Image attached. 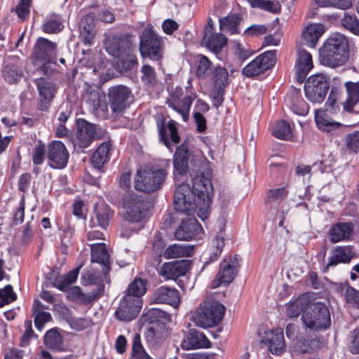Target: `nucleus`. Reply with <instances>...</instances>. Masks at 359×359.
Listing matches in <instances>:
<instances>
[{
  "label": "nucleus",
  "instance_id": "31",
  "mask_svg": "<svg viewBox=\"0 0 359 359\" xmlns=\"http://www.w3.org/2000/svg\"><path fill=\"white\" fill-rule=\"evenodd\" d=\"M353 257L351 249L348 246H337L333 250L332 255L328 259L323 271H327L330 267L336 266L340 263H348Z\"/></svg>",
  "mask_w": 359,
  "mask_h": 359
},
{
  "label": "nucleus",
  "instance_id": "61",
  "mask_svg": "<svg viewBox=\"0 0 359 359\" xmlns=\"http://www.w3.org/2000/svg\"><path fill=\"white\" fill-rule=\"evenodd\" d=\"M344 297L347 303L359 309V290L348 286L344 292Z\"/></svg>",
  "mask_w": 359,
  "mask_h": 359
},
{
  "label": "nucleus",
  "instance_id": "45",
  "mask_svg": "<svg viewBox=\"0 0 359 359\" xmlns=\"http://www.w3.org/2000/svg\"><path fill=\"white\" fill-rule=\"evenodd\" d=\"M288 191L286 187H280L268 190L265 202L269 207L276 206L282 202L287 196Z\"/></svg>",
  "mask_w": 359,
  "mask_h": 359
},
{
  "label": "nucleus",
  "instance_id": "51",
  "mask_svg": "<svg viewBox=\"0 0 359 359\" xmlns=\"http://www.w3.org/2000/svg\"><path fill=\"white\" fill-rule=\"evenodd\" d=\"M273 135L278 139L288 140L292 137V132L287 122L280 121L276 123Z\"/></svg>",
  "mask_w": 359,
  "mask_h": 359
},
{
  "label": "nucleus",
  "instance_id": "43",
  "mask_svg": "<svg viewBox=\"0 0 359 359\" xmlns=\"http://www.w3.org/2000/svg\"><path fill=\"white\" fill-rule=\"evenodd\" d=\"M64 27L62 17L53 13L46 17V20L42 25V30L47 34H55L60 32Z\"/></svg>",
  "mask_w": 359,
  "mask_h": 359
},
{
  "label": "nucleus",
  "instance_id": "40",
  "mask_svg": "<svg viewBox=\"0 0 359 359\" xmlns=\"http://www.w3.org/2000/svg\"><path fill=\"white\" fill-rule=\"evenodd\" d=\"M193 252L194 248L191 245L175 243L165 248L163 256L166 259L189 257L192 255Z\"/></svg>",
  "mask_w": 359,
  "mask_h": 359
},
{
  "label": "nucleus",
  "instance_id": "53",
  "mask_svg": "<svg viewBox=\"0 0 359 359\" xmlns=\"http://www.w3.org/2000/svg\"><path fill=\"white\" fill-rule=\"evenodd\" d=\"M320 7H334L346 10L351 7L353 0H315Z\"/></svg>",
  "mask_w": 359,
  "mask_h": 359
},
{
  "label": "nucleus",
  "instance_id": "57",
  "mask_svg": "<svg viewBox=\"0 0 359 359\" xmlns=\"http://www.w3.org/2000/svg\"><path fill=\"white\" fill-rule=\"evenodd\" d=\"M142 81L150 86H154L156 82V75L154 68L149 65H144L141 69Z\"/></svg>",
  "mask_w": 359,
  "mask_h": 359
},
{
  "label": "nucleus",
  "instance_id": "12",
  "mask_svg": "<svg viewBox=\"0 0 359 359\" xmlns=\"http://www.w3.org/2000/svg\"><path fill=\"white\" fill-rule=\"evenodd\" d=\"M276 50H269L259 55L242 70L248 77H253L272 68L276 62Z\"/></svg>",
  "mask_w": 359,
  "mask_h": 359
},
{
  "label": "nucleus",
  "instance_id": "2",
  "mask_svg": "<svg viewBox=\"0 0 359 359\" xmlns=\"http://www.w3.org/2000/svg\"><path fill=\"white\" fill-rule=\"evenodd\" d=\"M320 63L327 67L344 65L349 59V44L346 37L339 33L331 35L319 50Z\"/></svg>",
  "mask_w": 359,
  "mask_h": 359
},
{
  "label": "nucleus",
  "instance_id": "3",
  "mask_svg": "<svg viewBox=\"0 0 359 359\" xmlns=\"http://www.w3.org/2000/svg\"><path fill=\"white\" fill-rule=\"evenodd\" d=\"M139 49L144 58L161 63L165 48L163 36L159 35L151 25L146 26L139 36Z\"/></svg>",
  "mask_w": 359,
  "mask_h": 359
},
{
  "label": "nucleus",
  "instance_id": "17",
  "mask_svg": "<svg viewBox=\"0 0 359 359\" xmlns=\"http://www.w3.org/2000/svg\"><path fill=\"white\" fill-rule=\"evenodd\" d=\"M55 52V43L40 37L37 39L33 52V59L35 61L43 62L42 69L46 67V63H50L53 60V55Z\"/></svg>",
  "mask_w": 359,
  "mask_h": 359
},
{
  "label": "nucleus",
  "instance_id": "33",
  "mask_svg": "<svg viewBox=\"0 0 359 359\" xmlns=\"http://www.w3.org/2000/svg\"><path fill=\"white\" fill-rule=\"evenodd\" d=\"M45 346L53 352H61L64 348V339L57 327L48 330L43 337Z\"/></svg>",
  "mask_w": 359,
  "mask_h": 359
},
{
  "label": "nucleus",
  "instance_id": "30",
  "mask_svg": "<svg viewBox=\"0 0 359 359\" xmlns=\"http://www.w3.org/2000/svg\"><path fill=\"white\" fill-rule=\"evenodd\" d=\"M111 147L110 142H102L90 158L92 165L100 172H104L103 166L110 158Z\"/></svg>",
  "mask_w": 359,
  "mask_h": 359
},
{
  "label": "nucleus",
  "instance_id": "42",
  "mask_svg": "<svg viewBox=\"0 0 359 359\" xmlns=\"http://www.w3.org/2000/svg\"><path fill=\"white\" fill-rule=\"evenodd\" d=\"M113 215L114 211L108 206L100 207L95 211V217L90 219V226H95L97 223L102 229H106Z\"/></svg>",
  "mask_w": 359,
  "mask_h": 359
},
{
  "label": "nucleus",
  "instance_id": "56",
  "mask_svg": "<svg viewBox=\"0 0 359 359\" xmlns=\"http://www.w3.org/2000/svg\"><path fill=\"white\" fill-rule=\"evenodd\" d=\"M16 298L17 296L13 292V287L11 285H8L5 286L4 288L0 289V307H3L13 302Z\"/></svg>",
  "mask_w": 359,
  "mask_h": 359
},
{
  "label": "nucleus",
  "instance_id": "10",
  "mask_svg": "<svg viewBox=\"0 0 359 359\" xmlns=\"http://www.w3.org/2000/svg\"><path fill=\"white\" fill-rule=\"evenodd\" d=\"M330 88V79L323 74L311 76L305 83L304 92L308 100L313 103L324 101Z\"/></svg>",
  "mask_w": 359,
  "mask_h": 359
},
{
  "label": "nucleus",
  "instance_id": "63",
  "mask_svg": "<svg viewBox=\"0 0 359 359\" xmlns=\"http://www.w3.org/2000/svg\"><path fill=\"white\" fill-rule=\"evenodd\" d=\"M34 315L36 328L39 331L42 330L45 323L51 320L50 313L46 311H39Z\"/></svg>",
  "mask_w": 359,
  "mask_h": 359
},
{
  "label": "nucleus",
  "instance_id": "64",
  "mask_svg": "<svg viewBox=\"0 0 359 359\" xmlns=\"http://www.w3.org/2000/svg\"><path fill=\"white\" fill-rule=\"evenodd\" d=\"M351 338L350 351L354 354L359 353V326L352 332Z\"/></svg>",
  "mask_w": 359,
  "mask_h": 359
},
{
  "label": "nucleus",
  "instance_id": "39",
  "mask_svg": "<svg viewBox=\"0 0 359 359\" xmlns=\"http://www.w3.org/2000/svg\"><path fill=\"white\" fill-rule=\"evenodd\" d=\"M315 121L319 130L327 133L334 132L342 126L340 123L327 117L323 111L315 110Z\"/></svg>",
  "mask_w": 359,
  "mask_h": 359
},
{
  "label": "nucleus",
  "instance_id": "27",
  "mask_svg": "<svg viewBox=\"0 0 359 359\" xmlns=\"http://www.w3.org/2000/svg\"><path fill=\"white\" fill-rule=\"evenodd\" d=\"M91 261L100 264L102 273L104 276L110 271L109 255L104 243H95L90 245Z\"/></svg>",
  "mask_w": 359,
  "mask_h": 359
},
{
  "label": "nucleus",
  "instance_id": "15",
  "mask_svg": "<svg viewBox=\"0 0 359 359\" xmlns=\"http://www.w3.org/2000/svg\"><path fill=\"white\" fill-rule=\"evenodd\" d=\"M47 158L50 167L54 169H62L68 163L69 153L62 142L53 141L48 144Z\"/></svg>",
  "mask_w": 359,
  "mask_h": 359
},
{
  "label": "nucleus",
  "instance_id": "54",
  "mask_svg": "<svg viewBox=\"0 0 359 359\" xmlns=\"http://www.w3.org/2000/svg\"><path fill=\"white\" fill-rule=\"evenodd\" d=\"M341 25L351 33L359 35V20L355 15L346 13L341 19Z\"/></svg>",
  "mask_w": 359,
  "mask_h": 359
},
{
  "label": "nucleus",
  "instance_id": "21",
  "mask_svg": "<svg viewBox=\"0 0 359 359\" xmlns=\"http://www.w3.org/2000/svg\"><path fill=\"white\" fill-rule=\"evenodd\" d=\"M188 260H177L164 263L160 269L159 274L166 280L176 279L184 276L189 269Z\"/></svg>",
  "mask_w": 359,
  "mask_h": 359
},
{
  "label": "nucleus",
  "instance_id": "46",
  "mask_svg": "<svg viewBox=\"0 0 359 359\" xmlns=\"http://www.w3.org/2000/svg\"><path fill=\"white\" fill-rule=\"evenodd\" d=\"M240 21L241 17L238 15H228L219 19V27L222 30L228 32L231 34H238Z\"/></svg>",
  "mask_w": 359,
  "mask_h": 359
},
{
  "label": "nucleus",
  "instance_id": "11",
  "mask_svg": "<svg viewBox=\"0 0 359 359\" xmlns=\"http://www.w3.org/2000/svg\"><path fill=\"white\" fill-rule=\"evenodd\" d=\"M108 98L112 114L116 116L122 114L130 106L132 93L126 86L118 85L109 89Z\"/></svg>",
  "mask_w": 359,
  "mask_h": 359
},
{
  "label": "nucleus",
  "instance_id": "13",
  "mask_svg": "<svg viewBox=\"0 0 359 359\" xmlns=\"http://www.w3.org/2000/svg\"><path fill=\"white\" fill-rule=\"evenodd\" d=\"M142 308L141 299L125 295L120 302L119 306L115 311V316L121 321H130L140 313Z\"/></svg>",
  "mask_w": 359,
  "mask_h": 359
},
{
  "label": "nucleus",
  "instance_id": "36",
  "mask_svg": "<svg viewBox=\"0 0 359 359\" xmlns=\"http://www.w3.org/2000/svg\"><path fill=\"white\" fill-rule=\"evenodd\" d=\"M299 92L293 90L287 95L285 102L294 114L305 116L309 112V107L302 97L299 96Z\"/></svg>",
  "mask_w": 359,
  "mask_h": 359
},
{
  "label": "nucleus",
  "instance_id": "48",
  "mask_svg": "<svg viewBox=\"0 0 359 359\" xmlns=\"http://www.w3.org/2000/svg\"><path fill=\"white\" fill-rule=\"evenodd\" d=\"M83 265V264L81 263L77 267L69 271L58 281L55 287L60 291H67L69 287L76 281L79 271Z\"/></svg>",
  "mask_w": 359,
  "mask_h": 359
},
{
  "label": "nucleus",
  "instance_id": "4",
  "mask_svg": "<svg viewBox=\"0 0 359 359\" xmlns=\"http://www.w3.org/2000/svg\"><path fill=\"white\" fill-rule=\"evenodd\" d=\"M225 311L224 306L218 301L207 299L197 309L192 318L197 326L212 327L222 320Z\"/></svg>",
  "mask_w": 359,
  "mask_h": 359
},
{
  "label": "nucleus",
  "instance_id": "14",
  "mask_svg": "<svg viewBox=\"0 0 359 359\" xmlns=\"http://www.w3.org/2000/svg\"><path fill=\"white\" fill-rule=\"evenodd\" d=\"M238 266V257H230L228 261L225 259L220 263V269L216 278L212 282V288H217L222 285H227L233 281Z\"/></svg>",
  "mask_w": 359,
  "mask_h": 359
},
{
  "label": "nucleus",
  "instance_id": "28",
  "mask_svg": "<svg viewBox=\"0 0 359 359\" xmlns=\"http://www.w3.org/2000/svg\"><path fill=\"white\" fill-rule=\"evenodd\" d=\"M313 67V60L311 53L304 49H299L296 62V74L297 80L300 82H303Z\"/></svg>",
  "mask_w": 359,
  "mask_h": 359
},
{
  "label": "nucleus",
  "instance_id": "34",
  "mask_svg": "<svg viewBox=\"0 0 359 359\" xmlns=\"http://www.w3.org/2000/svg\"><path fill=\"white\" fill-rule=\"evenodd\" d=\"M324 31V25L323 24H311L309 25L302 32V38L303 43L310 48H314Z\"/></svg>",
  "mask_w": 359,
  "mask_h": 359
},
{
  "label": "nucleus",
  "instance_id": "6",
  "mask_svg": "<svg viewBox=\"0 0 359 359\" xmlns=\"http://www.w3.org/2000/svg\"><path fill=\"white\" fill-rule=\"evenodd\" d=\"M167 320V313L161 309L152 308L144 311L140 320L147 326L145 337L148 341L156 343L164 338Z\"/></svg>",
  "mask_w": 359,
  "mask_h": 359
},
{
  "label": "nucleus",
  "instance_id": "8",
  "mask_svg": "<svg viewBox=\"0 0 359 359\" xmlns=\"http://www.w3.org/2000/svg\"><path fill=\"white\" fill-rule=\"evenodd\" d=\"M168 172L165 169L155 170H138L135 178V188L146 193L154 192L161 188Z\"/></svg>",
  "mask_w": 359,
  "mask_h": 359
},
{
  "label": "nucleus",
  "instance_id": "22",
  "mask_svg": "<svg viewBox=\"0 0 359 359\" xmlns=\"http://www.w3.org/2000/svg\"><path fill=\"white\" fill-rule=\"evenodd\" d=\"M346 98L343 109L351 114H359V82L346 81L344 83Z\"/></svg>",
  "mask_w": 359,
  "mask_h": 359
},
{
  "label": "nucleus",
  "instance_id": "25",
  "mask_svg": "<svg viewBox=\"0 0 359 359\" xmlns=\"http://www.w3.org/2000/svg\"><path fill=\"white\" fill-rule=\"evenodd\" d=\"M153 300L155 303L167 304L174 307H177L180 301L178 290L166 286H161L154 291Z\"/></svg>",
  "mask_w": 359,
  "mask_h": 359
},
{
  "label": "nucleus",
  "instance_id": "52",
  "mask_svg": "<svg viewBox=\"0 0 359 359\" xmlns=\"http://www.w3.org/2000/svg\"><path fill=\"white\" fill-rule=\"evenodd\" d=\"M146 282L142 279L136 278L132 282L128 288L127 294L126 295H130L133 297H140L146 292Z\"/></svg>",
  "mask_w": 359,
  "mask_h": 359
},
{
  "label": "nucleus",
  "instance_id": "29",
  "mask_svg": "<svg viewBox=\"0 0 359 359\" xmlns=\"http://www.w3.org/2000/svg\"><path fill=\"white\" fill-rule=\"evenodd\" d=\"M353 228L351 222H338L332 224L329 231L330 242L335 243L348 239L353 231Z\"/></svg>",
  "mask_w": 359,
  "mask_h": 359
},
{
  "label": "nucleus",
  "instance_id": "5",
  "mask_svg": "<svg viewBox=\"0 0 359 359\" xmlns=\"http://www.w3.org/2000/svg\"><path fill=\"white\" fill-rule=\"evenodd\" d=\"M301 320L304 329L311 332L325 330L331 325L329 309L320 302L313 303L307 311H304Z\"/></svg>",
  "mask_w": 359,
  "mask_h": 359
},
{
  "label": "nucleus",
  "instance_id": "55",
  "mask_svg": "<svg viewBox=\"0 0 359 359\" xmlns=\"http://www.w3.org/2000/svg\"><path fill=\"white\" fill-rule=\"evenodd\" d=\"M22 72L18 69L15 66L6 65L3 70L4 79L10 83L18 82L22 77Z\"/></svg>",
  "mask_w": 359,
  "mask_h": 359
},
{
  "label": "nucleus",
  "instance_id": "26",
  "mask_svg": "<svg viewBox=\"0 0 359 359\" xmlns=\"http://www.w3.org/2000/svg\"><path fill=\"white\" fill-rule=\"evenodd\" d=\"M262 342L268 346L269 351L275 355H280L285 348L283 332L282 329L270 331Z\"/></svg>",
  "mask_w": 359,
  "mask_h": 359
},
{
  "label": "nucleus",
  "instance_id": "1",
  "mask_svg": "<svg viewBox=\"0 0 359 359\" xmlns=\"http://www.w3.org/2000/svg\"><path fill=\"white\" fill-rule=\"evenodd\" d=\"M191 187L185 182L177 185L173 196L175 209L188 216L196 212L204 221L210 212L212 182L203 173H196L194 177L191 175Z\"/></svg>",
  "mask_w": 359,
  "mask_h": 359
},
{
  "label": "nucleus",
  "instance_id": "38",
  "mask_svg": "<svg viewBox=\"0 0 359 359\" xmlns=\"http://www.w3.org/2000/svg\"><path fill=\"white\" fill-rule=\"evenodd\" d=\"M67 291L68 292V295L74 300L83 303H90L103 294L104 285H99L96 292H92L88 294H83L79 286L69 287Z\"/></svg>",
  "mask_w": 359,
  "mask_h": 359
},
{
  "label": "nucleus",
  "instance_id": "59",
  "mask_svg": "<svg viewBox=\"0 0 359 359\" xmlns=\"http://www.w3.org/2000/svg\"><path fill=\"white\" fill-rule=\"evenodd\" d=\"M337 90L332 88L325 103L326 111L332 114H335L339 111V106L337 104Z\"/></svg>",
  "mask_w": 359,
  "mask_h": 359
},
{
  "label": "nucleus",
  "instance_id": "9",
  "mask_svg": "<svg viewBox=\"0 0 359 359\" xmlns=\"http://www.w3.org/2000/svg\"><path fill=\"white\" fill-rule=\"evenodd\" d=\"M150 203L135 193L128 194L123 198L126 219L131 222H140L147 215Z\"/></svg>",
  "mask_w": 359,
  "mask_h": 359
},
{
  "label": "nucleus",
  "instance_id": "18",
  "mask_svg": "<svg viewBox=\"0 0 359 359\" xmlns=\"http://www.w3.org/2000/svg\"><path fill=\"white\" fill-rule=\"evenodd\" d=\"M36 85L39 95V108L41 111H46L55 97V86L43 78L36 80Z\"/></svg>",
  "mask_w": 359,
  "mask_h": 359
},
{
  "label": "nucleus",
  "instance_id": "7",
  "mask_svg": "<svg viewBox=\"0 0 359 359\" xmlns=\"http://www.w3.org/2000/svg\"><path fill=\"white\" fill-rule=\"evenodd\" d=\"M167 90L169 97L166 100V104L181 116L182 120L186 122L189 118L190 109L193 101L196 98V93L192 90L182 99L183 89L181 86H168Z\"/></svg>",
  "mask_w": 359,
  "mask_h": 359
},
{
  "label": "nucleus",
  "instance_id": "60",
  "mask_svg": "<svg viewBox=\"0 0 359 359\" xmlns=\"http://www.w3.org/2000/svg\"><path fill=\"white\" fill-rule=\"evenodd\" d=\"M81 279L83 285L97 284L100 281L97 272L93 269L85 270L81 274Z\"/></svg>",
  "mask_w": 359,
  "mask_h": 359
},
{
  "label": "nucleus",
  "instance_id": "19",
  "mask_svg": "<svg viewBox=\"0 0 359 359\" xmlns=\"http://www.w3.org/2000/svg\"><path fill=\"white\" fill-rule=\"evenodd\" d=\"M132 43L126 36H114L106 44L107 52L118 59H123L131 52Z\"/></svg>",
  "mask_w": 359,
  "mask_h": 359
},
{
  "label": "nucleus",
  "instance_id": "47",
  "mask_svg": "<svg viewBox=\"0 0 359 359\" xmlns=\"http://www.w3.org/2000/svg\"><path fill=\"white\" fill-rule=\"evenodd\" d=\"M198 57L196 75L199 79H205L212 72V62L204 55H199Z\"/></svg>",
  "mask_w": 359,
  "mask_h": 359
},
{
  "label": "nucleus",
  "instance_id": "32",
  "mask_svg": "<svg viewBox=\"0 0 359 359\" xmlns=\"http://www.w3.org/2000/svg\"><path fill=\"white\" fill-rule=\"evenodd\" d=\"M79 32L81 41L86 45H91L95 37V20L91 15H85L79 23Z\"/></svg>",
  "mask_w": 359,
  "mask_h": 359
},
{
  "label": "nucleus",
  "instance_id": "24",
  "mask_svg": "<svg viewBox=\"0 0 359 359\" xmlns=\"http://www.w3.org/2000/svg\"><path fill=\"white\" fill-rule=\"evenodd\" d=\"M210 341L202 332L191 329L183 340L182 347L185 350L208 348L210 347Z\"/></svg>",
  "mask_w": 359,
  "mask_h": 359
},
{
  "label": "nucleus",
  "instance_id": "37",
  "mask_svg": "<svg viewBox=\"0 0 359 359\" xmlns=\"http://www.w3.org/2000/svg\"><path fill=\"white\" fill-rule=\"evenodd\" d=\"M227 42V38L222 34L211 33L204 34L202 43L215 55L219 54Z\"/></svg>",
  "mask_w": 359,
  "mask_h": 359
},
{
  "label": "nucleus",
  "instance_id": "23",
  "mask_svg": "<svg viewBox=\"0 0 359 359\" xmlns=\"http://www.w3.org/2000/svg\"><path fill=\"white\" fill-rule=\"evenodd\" d=\"M157 126L160 141L172 151V145L170 142V139L173 144H177L180 140L175 123L173 121H170L165 126L163 122H161V123H158Z\"/></svg>",
  "mask_w": 359,
  "mask_h": 359
},
{
  "label": "nucleus",
  "instance_id": "58",
  "mask_svg": "<svg viewBox=\"0 0 359 359\" xmlns=\"http://www.w3.org/2000/svg\"><path fill=\"white\" fill-rule=\"evenodd\" d=\"M70 327L77 332L82 331L91 325V321L82 318H69L67 320Z\"/></svg>",
  "mask_w": 359,
  "mask_h": 359
},
{
  "label": "nucleus",
  "instance_id": "49",
  "mask_svg": "<svg viewBox=\"0 0 359 359\" xmlns=\"http://www.w3.org/2000/svg\"><path fill=\"white\" fill-rule=\"evenodd\" d=\"M133 359H152L151 357L146 352L142 342L140 334H135L132 343Z\"/></svg>",
  "mask_w": 359,
  "mask_h": 359
},
{
  "label": "nucleus",
  "instance_id": "35",
  "mask_svg": "<svg viewBox=\"0 0 359 359\" xmlns=\"http://www.w3.org/2000/svg\"><path fill=\"white\" fill-rule=\"evenodd\" d=\"M225 245V240L223 236H216L211 241L208 248V257H205L202 270L208 264L216 262L223 251Z\"/></svg>",
  "mask_w": 359,
  "mask_h": 359
},
{
  "label": "nucleus",
  "instance_id": "44",
  "mask_svg": "<svg viewBox=\"0 0 359 359\" xmlns=\"http://www.w3.org/2000/svg\"><path fill=\"white\" fill-rule=\"evenodd\" d=\"M212 80L213 87L225 88L229 83L227 69L220 65L215 67L212 71Z\"/></svg>",
  "mask_w": 359,
  "mask_h": 359
},
{
  "label": "nucleus",
  "instance_id": "62",
  "mask_svg": "<svg viewBox=\"0 0 359 359\" xmlns=\"http://www.w3.org/2000/svg\"><path fill=\"white\" fill-rule=\"evenodd\" d=\"M46 147L39 142L34 148L32 154V161L34 165H41L45 159Z\"/></svg>",
  "mask_w": 359,
  "mask_h": 359
},
{
  "label": "nucleus",
  "instance_id": "20",
  "mask_svg": "<svg viewBox=\"0 0 359 359\" xmlns=\"http://www.w3.org/2000/svg\"><path fill=\"white\" fill-rule=\"evenodd\" d=\"M96 126L84 119L77 122L76 139L77 144L81 148H87L95 140Z\"/></svg>",
  "mask_w": 359,
  "mask_h": 359
},
{
  "label": "nucleus",
  "instance_id": "41",
  "mask_svg": "<svg viewBox=\"0 0 359 359\" xmlns=\"http://www.w3.org/2000/svg\"><path fill=\"white\" fill-rule=\"evenodd\" d=\"M309 304V300L305 294L299 296L294 301L290 302L286 305V314L290 318H297L302 312L307 311L306 308Z\"/></svg>",
  "mask_w": 359,
  "mask_h": 359
},
{
  "label": "nucleus",
  "instance_id": "50",
  "mask_svg": "<svg viewBox=\"0 0 359 359\" xmlns=\"http://www.w3.org/2000/svg\"><path fill=\"white\" fill-rule=\"evenodd\" d=\"M252 8H258L272 13L280 11L281 6L278 1L249 0Z\"/></svg>",
  "mask_w": 359,
  "mask_h": 359
},
{
  "label": "nucleus",
  "instance_id": "16",
  "mask_svg": "<svg viewBox=\"0 0 359 359\" xmlns=\"http://www.w3.org/2000/svg\"><path fill=\"white\" fill-rule=\"evenodd\" d=\"M203 228L195 217L182 219L175 231V236L177 240L189 241L195 238H201Z\"/></svg>",
  "mask_w": 359,
  "mask_h": 359
}]
</instances>
